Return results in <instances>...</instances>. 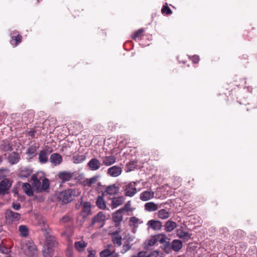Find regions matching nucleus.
I'll return each mask as SVG.
<instances>
[{"instance_id": "f257e3e1", "label": "nucleus", "mask_w": 257, "mask_h": 257, "mask_svg": "<svg viewBox=\"0 0 257 257\" xmlns=\"http://www.w3.org/2000/svg\"><path fill=\"white\" fill-rule=\"evenodd\" d=\"M80 194V192L76 189H69L59 192L57 199L62 204H67L73 200V198Z\"/></svg>"}, {"instance_id": "8fccbe9b", "label": "nucleus", "mask_w": 257, "mask_h": 257, "mask_svg": "<svg viewBox=\"0 0 257 257\" xmlns=\"http://www.w3.org/2000/svg\"><path fill=\"white\" fill-rule=\"evenodd\" d=\"M148 257H163L162 254L157 250L152 251L149 254H148Z\"/></svg>"}, {"instance_id": "dca6fc26", "label": "nucleus", "mask_w": 257, "mask_h": 257, "mask_svg": "<svg viewBox=\"0 0 257 257\" xmlns=\"http://www.w3.org/2000/svg\"><path fill=\"white\" fill-rule=\"evenodd\" d=\"M102 165L106 166H109L116 162V157L113 155L104 156L101 158Z\"/></svg>"}, {"instance_id": "a211bd4d", "label": "nucleus", "mask_w": 257, "mask_h": 257, "mask_svg": "<svg viewBox=\"0 0 257 257\" xmlns=\"http://www.w3.org/2000/svg\"><path fill=\"white\" fill-rule=\"evenodd\" d=\"M157 244V240L156 236H152L150 238L145 241L144 243V248L145 249L149 250L150 247L156 245Z\"/></svg>"}, {"instance_id": "c03bdc74", "label": "nucleus", "mask_w": 257, "mask_h": 257, "mask_svg": "<svg viewBox=\"0 0 257 257\" xmlns=\"http://www.w3.org/2000/svg\"><path fill=\"white\" fill-rule=\"evenodd\" d=\"M144 30L143 29H140L137 31H136L133 36L132 37V38L136 40L137 38H139L142 35V34L144 33Z\"/></svg>"}, {"instance_id": "58836bf2", "label": "nucleus", "mask_w": 257, "mask_h": 257, "mask_svg": "<svg viewBox=\"0 0 257 257\" xmlns=\"http://www.w3.org/2000/svg\"><path fill=\"white\" fill-rule=\"evenodd\" d=\"M0 150L7 152L12 150V146L9 141L4 142V143L0 145Z\"/></svg>"}, {"instance_id": "f704fd0d", "label": "nucleus", "mask_w": 257, "mask_h": 257, "mask_svg": "<svg viewBox=\"0 0 257 257\" xmlns=\"http://www.w3.org/2000/svg\"><path fill=\"white\" fill-rule=\"evenodd\" d=\"M176 234L179 238L184 240H188L190 237V234L188 232L184 231L182 230H177Z\"/></svg>"}, {"instance_id": "aec40b11", "label": "nucleus", "mask_w": 257, "mask_h": 257, "mask_svg": "<svg viewBox=\"0 0 257 257\" xmlns=\"http://www.w3.org/2000/svg\"><path fill=\"white\" fill-rule=\"evenodd\" d=\"M124 198L123 196L114 197L112 198L111 207L115 208L123 204Z\"/></svg>"}, {"instance_id": "6ab92c4d", "label": "nucleus", "mask_w": 257, "mask_h": 257, "mask_svg": "<svg viewBox=\"0 0 257 257\" xmlns=\"http://www.w3.org/2000/svg\"><path fill=\"white\" fill-rule=\"evenodd\" d=\"M8 160L11 165L17 164L20 160V155L18 153L13 152L9 155Z\"/></svg>"}, {"instance_id": "bb28decb", "label": "nucleus", "mask_w": 257, "mask_h": 257, "mask_svg": "<svg viewBox=\"0 0 257 257\" xmlns=\"http://www.w3.org/2000/svg\"><path fill=\"white\" fill-rule=\"evenodd\" d=\"M164 227L167 232H170L177 227V224L174 221L168 220L165 223Z\"/></svg>"}, {"instance_id": "7c9ffc66", "label": "nucleus", "mask_w": 257, "mask_h": 257, "mask_svg": "<svg viewBox=\"0 0 257 257\" xmlns=\"http://www.w3.org/2000/svg\"><path fill=\"white\" fill-rule=\"evenodd\" d=\"M87 245V243L83 240L76 241L74 243L76 249L79 252L82 251Z\"/></svg>"}, {"instance_id": "cd10ccee", "label": "nucleus", "mask_w": 257, "mask_h": 257, "mask_svg": "<svg viewBox=\"0 0 257 257\" xmlns=\"http://www.w3.org/2000/svg\"><path fill=\"white\" fill-rule=\"evenodd\" d=\"M113 247L112 244H108L107 245V248L100 252V257H108L112 253L114 249H111Z\"/></svg>"}, {"instance_id": "4468645a", "label": "nucleus", "mask_w": 257, "mask_h": 257, "mask_svg": "<svg viewBox=\"0 0 257 257\" xmlns=\"http://www.w3.org/2000/svg\"><path fill=\"white\" fill-rule=\"evenodd\" d=\"M63 159L58 153H53L50 157V162L54 166H58L61 164Z\"/></svg>"}, {"instance_id": "ea45409f", "label": "nucleus", "mask_w": 257, "mask_h": 257, "mask_svg": "<svg viewBox=\"0 0 257 257\" xmlns=\"http://www.w3.org/2000/svg\"><path fill=\"white\" fill-rule=\"evenodd\" d=\"M157 240V242H160L162 244H165L168 241L166 240V235L164 234L161 233L155 235Z\"/></svg>"}, {"instance_id": "37998d69", "label": "nucleus", "mask_w": 257, "mask_h": 257, "mask_svg": "<svg viewBox=\"0 0 257 257\" xmlns=\"http://www.w3.org/2000/svg\"><path fill=\"white\" fill-rule=\"evenodd\" d=\"M171 243L168 241L164 244L163 249L166 253H170L171 252L173 249L171 247Z\"/></svg>"}, {"instance_id": "c756f323", "label": "nucleus", "mask_w": 257, "mask_h": 257, "mask_svg": "<svg viewBox=\"0 0 257 257\" xmlns=\"http://www.w3.org/2000/svg\"><path fill=\"white\" fill-rule=\"evenodd\" d=\"M158 218L162 219H166L170 216V212L165 209H161L157 213Z\"/></svg>"}, {"instance_id": "603ef678", "label": "nucleus", "mask_w": 257, "mask_h": 257, "mask_svg": "<svg viewBox=\"0 0 257 257\" xmlns=\"http://www.w3.org/2000/svg\"><path fill=\"white\" fill-rule=\"evenodd\" d=\"M72 220V217L69 215L64 216L60 220L62 223H66Z\"/></svg>"}, {"instance_id": "2eb2a0df", "label": "nucleus", "mask_w": 257, "mask_h": 257, "mask_svg": "<svg viewBox=\"0 0 257 257\" xmlns=\"http://www.w3.org/2000/svg\"><path fill=\"white\" fill-rule=\"evenodd\" d=\"M119 232L120 231L118 230H116L111 233L112 241L117 246H120L122 244V238L121 235L119 234Z\"/></svg>"}, {"instance_id": "1a4fd4ad", "label": "nucleus", "mask_w": 257, "mask_h": 257, "mask_svg": "<svg viewBox=\"0 0 257 257\" xmlns=\"http://www.w3.org/2000/svg\"><path fill=\"white\" fill-rule=\"evenodd\" d=\"M122 172V168L118 166H113L107 170V174L112 177H116L119 176Z\"/></svg>"}, {"instance_id": "f03ea898", "label": "nucleus", "mask_w": 257, "mask_h": 257, "mask_svg": "<svg viewBox=\"0 0 257 257\" xmlns=\"http://www.w3.org/2000/svg\"><path fill=\"white\" fill-rule=\"evenodd\" d=\"M42 232L46 238V242L44 246L51 247L53 248L56 247L57 245V242L55 237L52 235L51 230L49 227L45 225L44 228H42Z\"/></svg>"}, {"instance_id": "a878e982", "label": "nucleus", "mask_w": 257, "mask_h": 257, "mask_svg": "<svg viewBox=\"0 0 257 257\" xmlns=\"http://www.w3.org/2000/svg\"><path fill=\"white\" fill-rule=\"evenodd\" d=\"M96 206L100 209H105L106 207V202L103 196H98L96 201Z\"/></svg>"}, {"instance_id": "412c9836", "label": "nucleus", "mask_w": 257, "mask_h": 257, "mask_svg": "<svg viewBox=\"0 0 257 257\" xmlns=\"http://www.w3.org/2000/svg\"><path fill=\"white\" fill-rule=\"evenodd\" d=\"M154 197V193L151 191H145L140 194V198L143 201L149 200Z\"/></svg>"}, {"instance_id": "bf43d9fd", "label": "nucleus", "mask_w": 257, "mask_h": 257, "mask_svg": "<svg viewBox=\"0 0 257 257\" xmlns=\"http://www.w3.org/2000/svg\"><path fill=\"white\" fill-rule=\"evenodd\" d=\"M108 257H118V254L117 253H116L114 250Z\"/></svg>"}, {"instance_id": "a18cd8bd", "label": "nucleus", "mask_w": 257, "mask_h": 257, "mask_svg": "<svg viewBox=\"0 0 257 257\" xmlns=\"http://www.w3.org/2000/svg\"><path fill=\"white\" fill-rule=\"evenodd\" d=\"M22 36L20 35H18L17 36H12L11 44H13V41H15V46H17L19 43L21 42Z\"/></svg>"}, {"instance_id": "e433bc0d", "label": "nucleus", "mask_w": 257, "mask_h": 257, "mask_svg": "<svg viewBox=\"0 0 257 257\" xmlns=\"http://www.w3.org/2000/svg\"><path fill=\"white\" fill-rule=\"evenodd\" d=\"M32 180H33L32 185L35 187L37 192H41V182L35 176L32 177Z\"/></svg>"}, {"instance_id": "f3484780", "label": "nucleus", "mask_w": 257, "mask_h": 257, "mask_svg": "<svg viewBox=\"0 0 257 257\" xmlns=\"http://www.w3.org/2000/svg\"><path fill=\"white\" fill-rule=\"evenodd\" d=\"M32 173V170L27 167H21L18 173L19 177L21 178H26L29 177Z\"/></svg>"}, {"instance_id": "393cba45", "label": "nucleus", "mask_w": 257, "mask_h": 257, "mask_svg": "<svg viewBox=\"0 0 257 257\" xmlns=\"http://www.w3.org/2000/svg\"><path fill=\"white\" fill-rule=\"evenodd\" d=\"M171 243V247L175 252H178L183 246V243L182 241L179 239H174L173 240Z\"/></svg>"}, {"instance_id": "3c124183", "label": "nucleus", "mask_w": 257, "mask_h": 257, "mask_svg": "<svg viewBox=\"0 0 257 257\" xmlns=\"http://www.w3.org/2000/svg\"><path fill=\"white\" fill-rule=\"evenodd\" d=\"M161 12L163 14H166L167 15H170L172 13L171 10L168 6H163Z\"/></svg>"}, {"instance_id": "680f3d73", "label": "nucleus", "mask_w": 257, "mask_h": 257, "mask_svg": "<svg viewBox=\"0 0 257 257\" xmlns=\"http://www.w3.org/2000/svg\"><path fill=\"white\" fill-rule=\"evenodd\" d=\"M3 230V226L0 223V232Z\"/></svg>"}, {"instance_id": "4d7b16f0", "label": "nucleus", "mask_w": 257, "mask_h": 257, "mask_svg": "<svg viewBox=\"0 0 257 257\" xmlns=\"http://www.w3.org/2000/svg\"><path fill=\"white\" fill-rule=\"evenodd\" d=\"M199 60H200V58L198 56L195 55V56H193L192 58V61L194 63H198Z\"/></svg>"}, {"instance_id": "b1692460", "label": "nucleus", "mask_w": 257, "mask_h": 257, "mask_svg": "<svg viewBox=\"0 0 257 257\" xmlns=\"http://www.w3.org/2000/svg\"><path fill=\"white\" fill-rule=\"evenodd\" d=\"M18 231L20 235L25 238L29 235V227L26 225H20L18 227Z\"/></svg>"}, {"instance_id": "423d86ee", "label": "nucleus", "mask_w": 257, "mask_h": 257, "mask_svg": "<svg viewBox=\"0 0 257 257\" xmlns=\"http://www.w3.org/2000/svg\"><path fill=\"white\" fill-rule=\"evenodd\" d=\"M105 216L102 212H99L92 219V225L97 224V227L101 228L103 226Z\"/></svg>"}, {"instance_id": "20e7f679", "label": "nucleus", "mask_w": 257, "mask_h": 257, "mask_svg": "<svg viewBox=\"0 0 257 257\" xmlns=\"http://www.w3.org/2000/svg\"><path fill=\"white\" fill-rule=\"evenodd\" d=\"M124 191V195L126 196L133 197L137 192L136 183L135 182H130L123 186Z\"/></svg>"}, {"instance_id": "f8f14e48", "label": "nucleus", "mask_w": 257, "mask_h": 257, "mask_svg": "<svg viewBox=\"0 0 257 257\" xmlns=\"http://www.w3.org/2000/svg\"><path fill=\"white\" fill-rule=\"evenodd\" d=\"M147 225L149 228L154 230H160L162 226V223L157 220L152 219L148 221Z\"/></svg>"}, {"instance_id": "39448f33", "label": "nucleus", "mask_w": 257, "mask_h": 257, "mask_svg": "<svg viewBox=\"0 0 257 257\" xmlns=\"http://www.w3.org/2000/svg\"><path fill=\"white\" fill-rule=\"evenodd\" d=\"M25 254L29 256H33L37 254L36 245L33 243H26L22 246Z\"/></svg>"}, {"instance_id": "6e6d98bb", "label": "nucleus", "mask_w": 257, "mask_h": 257, "mask_svg": "<svg viewBox=\"0 0 257 257\" xmlns=\"http://www.w3.org/2000/svg\"><path fill=\"white\" fill-rule=\"evenodd\" d=\"M88 252V257H95L96 251L90 249H87Z\"/></svg>"}, {"instance_id": "0e129e2a", "label": "nucleus", "mask_w": 257, "mask_h": 257, "mask_svg": "<svg viewBox=\"0 0 257 257\" xmlns=\"http://www.w3.org/2000/svg\"><path fill=\"white\" fill-rule=\"evenodd\" d=\"M98 185L100 186L101 185L100 183H99Z\"/></svg>"}, {"instance_id": "5fc2aeb1", "label": "nucleus", "mask_w": 257, "mask_h": 257, "mask_svg": "<svg viewBox=\"0 0 257 257\" xmlns=\"http://www.w3.org/2000/svg\"><path fill=\"white\" fill-rule=\"evenodd\" d=\"M132 257H148L146 251H140L137 255H134Z\"/></svg>"}, {"instance_id": "e2e57ef3", "label": "nucleus", "mask_w": 257, "mask_h": 257, "mask_svg": "<svg viewBox=\"0 0 257 257\" xmlns=\"http://www.w3.org/2000/svg\"><path fill=\"white\" fill-rule=\"evenodd\" d=\"M2 162V158L0 156V163Z\"/></svg>"}, {"instance_id": "6e6552de", "label": "nucleus", "mask_w": 257, "mask_h": 257, "mask_svg": "<svg viewBox=\"0 0 257 257\" xmlns=\"http://www.w3.org/2000/svg\"><path fill=\"white\" fill-rule=\"evenodd\" d=\"M126 205L122 208H121L112 214V220L116 223V226L119 224L122 220V213L124 211L126 210Z\"/></svg>"}, {"instance_id": "de8ad7c7", "label": "nucleus", "mask_w": 257, "mask_h": 257, "mask_svg": "<svg viewBox=\"0 0 257 257\" xmlns=\"http://www.w3.org/2000/svg\"><path fill=\"white\" fill-rule=\"evenodd\" d=\"M124 239L126 240V243L130 244L131 242L134 240L135 236L131 235L130 233H127L124 236Z\"/></svg>"}, {"instance_id": "9b49d317", "label": "nucleus", "mask_w": 257, "mask_h": 257, "mask_svg": "<svg viewBox=\"0 0 257 257\" xmlns=\"http://www.w3.org/2000/svg\"><path fill=\"white\" fill-rule=\"evenodd\" d=\"M11 186V183L8 179H5L0 182V194H5Z\"/></svg>"}, {"instance_id": "473e14b6", "label": "nucleus", "mask_w": 257, "mask_h": 257, "mask_svg": "<svg viewBox=\"0 0 257 257\" xmlns=\"http://www.w3.org/2000/svg\"><path fill=\"white\" fill-rule=\"evenodd\" d=\"M39 147L36 145H32L27 149L26 154L31 157L36 156V152Z\"/></svg>"}, {"instance_id": "4be33fe9", "label": "nucleus", "mask_w": 257, "mask_h": 257, "mask_svg": "<svg viewBox=\"0 0 257 257\" xmlns=\"http://www.w3.org/2000/svg\"><path fill=\"white\" fill-rule=\"evenodd\" d=\"M119 188L115 184L109 185L106 187L105 192L110 195H115L119 192Z\"/></svg>"}, {"instance_id": "2f4dec72", "label": "nucleus", "mask_w": 257, "mask_h": 257, "mask_svg": "<svg viewBox=\"0 0 257 257\" xmlns=\"http://www.w3.org/2000/svg\"><path fill=\"white\" fill-rule=\"evenodd\" d=\"M54 253V248L51 247L44 246L43 255L44 257H52Z\"/></svg>"}, {"instance_id": "7ed1b4c3", "label": "nucleus", "mask_w": 257, "mask_h": 257, "mask_svg": "<svg viewBox=\"0 0 257 257\" xmlns=\"http://www.w3.org/2000/svg\"><path fill=\"white\" fill-rule=\"evenodd\" d=\"M21 215L17 212H14L11 209H8L5 212L6 221L8 224H12L13 222L19 221L21 218Z\"/></svg>"}, {"instance_id": "5701e85b", "label": "nucleus", "mask_w": 257, "mask_h": 257, "mask_svg": "<svg viewBox=\"0 0 257 257\" xmlns=\"http://www.w3.org/2000/svg\"><path fill=\"white\" fill-rule=\"evenodd\" d=\"M99 177V175H95L90 178L86 179L82 182V184L84 186L91 187L92 184L97 182Z\"/></svg>"}, {"instance_id": "c9c22d12", "label": "nucleus", "mask_w": 257, "mask_h": 257, "mask_svg": "<svg viewBox=\"0 0 257 257\" xmlns=\"http://www.w3.org/2000/svg\"><path fill=\"white\" fill-rule=\"evenodd\" d=\"M142 223V221L135 216L132 217L130 218L129 225L131 227H136L138 226V224H141Z\"/></svg>"}, {"instance_id": "09e8293b", "label": "nucleus", "mask_w": 257, "mask_h": 257, "mask_svg": "<svg viewBox=\"0 0 257 257\" xmlns=\"http://www.w3.org/2000/svg\"><path fill=\"white\" fill-rule=\"evenodd\" d=\"M131 248V245L128 243L124 244L122 245V249L120 251V252L122 254L125 253L128 250H129Z\"/></svg>"}, {"instance_id": "c85d7f7f", "label": "nucleus", "mask_w": 257, "mask_h": 257, "mask_svg": "<svg viewBox=\"0 0 257 257\" xmlns=\"http://www.w3.org/2000/svg\"><path fill=\"white\" fill-rule=\"evenodd\" d=\"M145 209L149 212L155 211L158 210V207L157 204L153 202H150L145 204Z\"/></svg>"}, {"instance_id": "4c0bfd02", "label": "nucleus", "mask_w": 257, "mask_h": 257, "mask_svg": "<svg viewBox=\"0 0 257 257\" xmlns=\"http://www.w3.org/2000/svg\"><path fill=\"white\" fill-rule=\"evenodd\" d=\"M85 159L86 157L83 155H75L72 157L73 162L75 164L81 163Z\"/></svg>"}, {"instance_id": "79ce46f5", "label": "nucleus", "mask_w": 257, "mask_h": 257, "mask_svg": "<svg viewBox=\"0 0 257 257\" xmlns=\"http://www.w3.org/2000/svg\"><path fill=\"white\" fill-rule=\"evenodd\" d=\"M90 204L88 202H84L82 204V211L86 215H88L90 212Z\"/></svg>"}, {"instance_id": "13d9d810", "label": "nucleus", "mask_w": 257, "mask_h": 257, "mask_svg": "<svg viewBox=\"0 0 257 257\" xmlns=\"http://www.w3.org/2000/svg\"><path fill=\"white\" fill-rule=\"evenodd\" d=\"M39 225L41 227V230H42V228H44L45 225H47L48 227V225L45 223L44 220H40L39 222Z\"/></svg>"}, {"instance_id": "864d4df0", "label": "nucleus", "mask_w": 257, "mask_h": 257, "mask_svg": "<svg viewBox=\"0 0 257 257\" xmlns=\"http://www.w3.org/2000/svg\"><path fill=\"white\" fill-rule=\"evenodd\" d=\"M12 207L15 210H19L21 208V205L20 203L13 202L12 203Z\"/></svg>"}, {"instance_id": "72a5a7b5", "label": "nucleus", "mask_w": 257, "mask_h": 257, "mask_svg": "<svg viewBox=\"0 0 257 257\" xmlns=\"http://www.w3.org/2000/svg\"><path fill=\"white\" fill-rule=\"evenodd\" d=\"M22 188L24 192L28 196H32L33 195V191L31 186L28 183H24Z\"/></svg>"}, {"instance_id": "052dcab7", "label": "nucleus", "mask_w": 257, "mask_h": 257, "mask_svg": "<svg viewBox=\"0 0 257 257\" xmlns=\"http://www.w3.org/2000/svg\"><path fill=\"white\" fill-rule=\"evenodd\" d=\"M28 134L30 136H31V137L32 138H34L35 137V131H30L29 133H28Z\"/></svg>"}, {"instance_id": "a19ab883", "label": "nucleus", "mask_w": 257, "mask_h": 257, "mask_svg": "<svg viewBox=\"0 0 257 257\" xmlns=\"http://www.w3.org/2000/svg\"><path fill=\"white\" fill-rule=\"evenodd\" d=\"M49 180L47 178L43 179L41 185V192L48 189L49 188Z\"/></svg>"}, {"instance_id": "9d476101", "label": "nucleus", "mask_w": 257, "mask_h": 257, "mask_svg": "<svg viewBox=\"0 0 257 257\" xmlns=\"http://www.w3.org/2000/svg\"><path fill=\"white\" fill-rule=\"evenodd\" d=\"M102 165L100 161L97 158L91 159L87 163V166L91 171H96Z\"/></svg>"}, {"instance_id": "ddd939ff", "label": "nucleus", "mask_w": 257, "mask_h": 257, "mask_svg": "<svg viewBox=\"0 0 257 257\" xmlns=\"http://www.w3.org/2000/svg\"><path fill=\"white\" fill-rule=\"evenodd\" d=\"M51 152L46 149L40 152L38 159L41 164H45L48 161V156Z\"/></svg>"}, {"instance_id": "49530a36", "label": "nucleus", "mask_w": 257, "mask_h": 257, "mask_svg": "<svg viewBox=\"0 0 257 257\" xmlns=\"http://www.w3.org/2000/svg\"><path fill=\"white\" fill-rule=\"evenodd\" d=\"M10 251V249L7 247L3 246V242L0 241V252L4 254H7Z\"/></svg>"}, {"instance_id": "0eeeda50", "label": "nucleus", "mask_w": 257, "mask_h": 257, "mask_svg": "<svg viewBox=\"0 0 257 257\" xmlns=\"http://www.w3.org/2000/svg\"><path fill=\"white\" fill-rule=\"evenodd\" d=\"M74 176V172L68 171H61L58 174V178L63 183L71 180Z\"/></svg>"}]
</instances>
